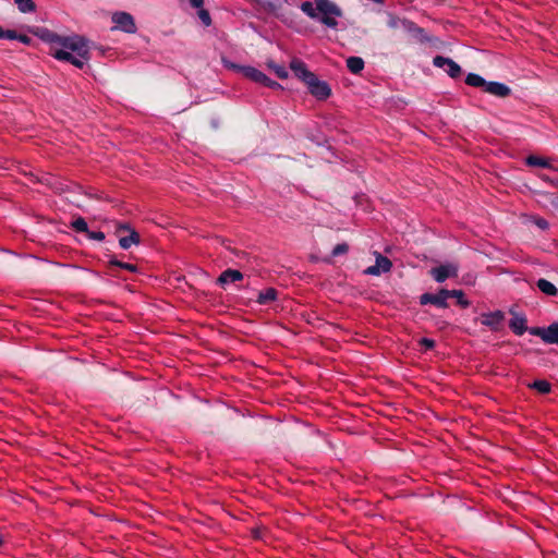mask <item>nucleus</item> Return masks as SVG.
Returning a JSON list of instances; mask_svg holds the SVG:
<instances>
[{
	"mask_svg": "<svg viewBox=\"0 0 558 558\" xmlns=\"http://www.w3.org/2000/svg\"><path fill=\"white\" fill-rule=\"evenodd\" d=\"M300 10L311 20L330 29H337V19L343 16L342 9L332 0L304 1L300 4Z\"/></svg>",
	"mask_w": 558,
	"mask_h": 558,
	"instance_id": "1",
	"label": "nucleus"
},
{
	"mask_svg": "<svg viewBox=\"0 0 558 558\" xmlns=\"http://www.w3.org/2000/svg\"><path fill=\"white\" fill-rule=\"evenodd\" d=\"M386 25L390 29H402L407 33L413 40L420 44L430 43L432 38L427 35L426 31L418 26L413 21L401 17L393 12H386Z\"/></svg>",
	"mask_w": 558,
	"mask_h": 558,
	"instance_id": "2",
	"label": "nucleus"
},
{
	"mask_svg": "<svg viewBox=\"0 0 558 558\" xmlns=\"http://www.w3.org/2000/svg\"><path fill=\"white\" fill-rule=\"evenodd\" d=\"M465 84L472 87L482 88L485 93L498 98H506L511 94V88L508 85L494 81L487 82L476 73H469L465 77Z\"/></svg>",
	"mask_w": 558,
	"mask_h": 558,
	"instance_id": "3",
	"label": "nucleus"
},
{
	"mask_svg": "<svg viewBox=\"0 0 558 558\" xmlns=\"http://www.w3.org/2000/svg\"><path fill=\"white\" fill-rule=\"evenodd\" d=\"M58 46L61 49L75 52L82 57L89 53V48L87 45V40L82 36H60V40L58 41Z\"/></svg>",
	"mask_w": 558,
	"mask_h": 558,
	"instance_id": "4",
	"label": "nucleus"
},
{
	"mask_svg": "<svg viewBox=\"0 0 558 558\" xmlns=\"http://www.w3.org/2000/svg\"><path fill=\"white\" fill-rule=\"evenodd\" d=\"M116 234L119 238V245L123 250H129L132 245H137L141 242L140 233L128 223L119 225Z\"/></svg>",
	"mask_w": 558,
	"mask_h": 558,
	"instance_id": "5",
	"label": "nucleus"
},
{
	"mask_svg": "<svg viewBox=\"0 0 558 558\" xmlns=\"http://www.w3.org/2000/svg\"><path fill=\"white\" fill-rule=\"evenodd\" d=\"M225 64L227 68L241 72L244 77L255 83L264 85L265 82H269V77L256 68L238 65L232 62H226Z\"/></svg>",
	"mask_w": 558,
	"mask_h": 558,
	"instance_id": "6",
	"label": "nucleus"
},
{
	"mask_svg": "<svg viewBox=\"0 0 558 558\" xmlns=\"http://www.w3.org/2000/svg\"><path fill=\"white\" fill-rule=\"evenodd\" d=\"M111 20L116 24L114 29H120L128 34H134L137 29L134 17L128 12H116L112 14Z\"/></svg>",
	"mask_w": 558,
	"mask_h": 558,
	"instance_id": "7",
	"label": "nucleus"
},
{
	"mask_svg": "<svg viewBox=\"0 0 558 558\" xmlns=\"http://www.w3.org/2000/svg\"><path fill=\"white\" fill-rule=\"evenodd\" d=\"M306 87L312 96L318 100H326L331 95V88L325 81H320L316 74L308 81Z\"/></svg>",
	"mask_w": 558,
	"mask_h": 558,
	"instance_id": "8",
	"label": "nucleus"
},
{
	"mask_svg": "<svg viewBox=\"0 0 558 558\" xmlns=\"http://www.w3.org/2000/svg\"><path fill=\"white\" fill-rule=\"evenodd\" d=\"M51 54L57 60L69 62L71 64H73L74 66L78 68V69H83L85 63L90 58L89 53H87L84 57H82V56H80V54H77L75 52L68 51V50H64V49H54V51L51 52Z\"/></svg>",
	"mask_w": 558,
	"mask_h": 558,
	"instance_id": "9",
	"label": "nucleus"
},
{
	"mask_svg": "<svg viewBox=\"0 0 558 558\" xmlns=\"http://www.w3.org/2000/svg\"><path fill=\"white\" fill-rule=\"evenodd\" d=\"M433 65L442 69L451 78H458L462 74L461 66L452 59L444 56L434 57Z\"/></svg>",
	"mask_w": 558,
	"mask_h": 558,
	"instance_id": "10",
	"label": "nucleus"
},
{
	"mask_svg": "<svg viewBox=\"0 0 558 558\" xmlns=\"http://www.w3.org/2000/svg\"><path fill=\"white\" fill-rule=\"evenodd\" d=\"M449 299V290L447 289H440L438 293H423L420 296V304L426 305V304H433L439 308H447L448 303L447 300Z\"/></svg>",
	"mask_w": 558,
	"mask_h": 558,
	"instance_id": "11",
	"label": "nucleus"
},
{
	"mask_svg": "<svg viewBox=\"0 0 558 558\" xmlns=\"http://www.w3.org/2000/svg\"><path fill=\"white\" fill-rule=\"evenodd\" d=\"M432 277L437 282H444L450 277L458 276V266L454 264H445L430 269Z\"/></svg>",
	"mask_w": 558,
	"mask_h": 558,
	"instance_id": "12",
	"label": "nucleus"
},
{
	"mask_svg": "<svg viewBox=\"0 0 558 558\" xmlns=\"http://www.w3.org/2000/svg\"><path fill=\"white\" fill-rule=\"evenodd\" d=\"M290 69L294 73V75L301 80L305 85L308 81L313 80V76L315 75L312 71L308 70L305 62H303L300 59H293L290 62Z\"/></svg>",
	"mask_w": 558,
	"mask_h": 558,
	"instance_id": "13",
	"label": "nucleus"
},
{
	"mask_svg": "<svg viewBox=\"0 0 558 558\" xmlns=\"http://www.w3.org/2000/svg\"><path fill=\"white\" fill-rule=\"evenodd\" d=\"M391 267L392 263L388 257L377 254L375 265L367 267L364 272L366 275L379 276L383 272H388Z\"/></svg>",
	"mask_w": 558,
	"mask_h": 558,
	"instance_id": "14",
	"label": "nucleus"
},
{
	"mask_svg": "<svg viewBox=\"0 0 558 558\" xmlns=\"http://www.w3.org/2000/svg\"><path fill=\"white\" fill-rule=\"evenodd\" d=\"M505 319V314L501 311L482 314L481 324L489 327L492 330L497 331L500 329Z\"/></svg>",
	"mask_w": 558,
	"mask_h": 558,
	"instance_id": "15",
	"label": "nucleus"
},
{
	"mask_svg": "<svg viewBox=\"0 0 558 558\" xmlns=\"http://www.w3.org/2000/svg\"><path fill=\"white\" fill-rule=\"evenodd\" d=\"M512 314V318L509 322V328L517 335L522 336L526 330V317L523 314H517L513 311H510Z\"/></svg>",
	"mask_w": 558,
	"mask_h": 558,
	"instance_id": "16",
	"label": "nucleus"
},
{
	"mask_svg": "<svg viewBox=\"0 0 558 558\" xmlns=\"http://www.w3.org/2000/svg\"><path fill=\"white\" fill-rule=\"evenodd\" d=\"M32 33L43 41L51 45H58V41L60 40V35L46 27H35L32 29Z\"/></svg>",
	"mask_w": 558,
	"mask_h": 558,
	"instance_id": "17",
	"label": "nucleus"
},
{
	"mask_svg": "<svg viewBox=\"0 0 558 558\" xmlns=\"http://www.w3.org/2000/svg\"><path fill=\"white\" fill-rule=\"evenodd\" d=\"M243 279V274L240 270L228 268L223 270L217 278V283L221 287L229 282H236Z\"/></svg>",
	"mask_w": 558,
	"mask_h": 558,
	"instance_id": "18",
	"label": "nucleus"
},
{
	"mask_svg": "<svg viewBox=\"0 0 558 558\" xmlns=\"http://www.w3.org/2000/svg\"><path fill=\"white\" fill-rule=\"evenodd\" d=\"M256 2L265 12L274 14L277 17H280L281 4L274 2L271 0H253Z\"/></svg>",
	"mask_w": 558,
	"mask_h": 558,
	"instance_id": "19",
	"label": "nucleus"
},
{
	"mask_svg": "<svg viewBox=\"0 0 558 558\" xmlns=\"http://www.w3.org/2000/svg\"><path fill=\"white\" fill-rule=\"evenodd\" d=\"M278 291L275 288H267L265 291L258 292L256 302L260 305L269 304L277 300Z\"/></svg>",
	"mask_w": 558,
	"mask_h": 558,
	"instance_id": "20",
	"label": "nucleus"
},
{
	"mask_svg": "<svg viewBox=\"0 0 558 558\" xmlns=\"http://www.w3.org/2000/svg\"><path fill=\"white\" fill-rule=\"evenodd\" d=\"M535 286L539 289V291L549 296L558 295V289L554 283L548 281L547 279L541 278L535 282Z\"/></svg>",
	"mask_w": 558,
	"mask_h": 558,
	"instance_id": "21",
	"label": "nucleus"
},
{
	"mask_svg": "<svg viewBox=\"0 0 558 558\" xmlns=\"http://www.w3.org/2000/svg\"><path fill=\"white\" fill-rule=\"evenodd\" d=\"M365 62L361 57H349L347 59V68L353 74H359L364 69Z\"/></svg>",
	"mask_w": 558,
	"mask_h": 558,
	"instance_id": "22",
	"label": "nucleus"
},
{
	"mask_svg": "<svg viewBox=\"0 0 558 558\" xmlns=\"http://www.w3.org/2000/svg\"><path fill=\"white\" fill-rule=\"evenodd\" d=\"M525 162L530 167L551 168L548 159L535 155L527 156Z\"/></svg>",
	"mask_w": 558,
	"mask_h": 558,
	"instance_id": "23",
	"label": "nucleus"
},
{
	"mask_svg": "<svg viewBox=\"0 0 558 558\" xmlns=\"http://www.w3.org/2000/svg\"><path fill=\"white\" fill-rule=\"evenodd\" d=\"M108 264L110 267H119L121 269H125L131 272L138 271V267L135 264L124 263V262L117 259L116 257H111L109 259Z\"/></svg>",
	"mask_w": 558,
	"mask_h": 558,
	"instance_id": "24",
	"label": "nucleus"
},
{
	"mask_svg": "<svg viewBox=\"0 0 558 558\" xmlns=\"http://www.w3.org/2000/svg\"><path fill=\"white\" fill-rule=\"evenodd\" d=\"M529 387L542 395L549 393L551 390L550 383L545 379L535 380Z\"/></svg>",
	"mask_w": 558,
	"mask_h": 558,
	"instance_id": "25",
	"label": "nucleus"
},
{
	"mask_svg": "<svg viewBox=\"0 0 558 558\" xmlns=\"http://www.w3.org/2000/svg\"><path fill=\"white\" fill-rule=\"evenodd\" d=\"M14 2L22 13H31L36 10V4L33 0H14Z\"/></svg>",
	"mask_w": 558,
	"mask_h": 558,
	"instance_id": "26",
	"label": "nucleus"
},
{
	"mask_svg": "<svg viewBox=\"0 0 558 558\" xmlns=\"http://www.w3.org/2000/svg\"><path fill=\"white\" fill-rule=\"evenodd\" d=\"M531 335L539 337L545 343H549L548 327H531L527 330Z\"/></svg>",
	"mask_w": 558,
	"mask_h": 558,
	"instance_id": "27",
	"label": "nucleus"
},
{
	"mask_svg": "<svg viewBox=\"0 0 558 558\" xmlns=\"http://www.w3.org/2000/svg\"><path fill=\"white\" fill-rule=\"evenodd\" d=\"M449 298H456L457 303L463 308L470 306V302L464 298L462 290H449Z\"/></svg>",
	"mask_w": 558,
	"mask_h": 558,
	"instance_id": "28",
	"label": "nucleus"
},
{
	"mask_svg": "<svg viewBox=\"0 0 558 558\" xmlns=\"http://www.w3.org/2000/svg\"><path fill=\"white\" fill-rule=\"evenodd\" d=\"M267 65L269 69H271L276 73V75L279 78L284 80L288 77L289 73L283 65H279V64L275 63L274 61H268Z\"/></svg>",
	"mask_w": 558,
	"mask_h": 558,
	"instance_id": "29",
	"label": "nucleus"
},
{
	"mask_svg": "<svg viewBox=\"0 0 558 558\" xmlns=\"http://www.w3.org/2000/svg\"><path fill=\"white\" fill-rule=\"evenodd\" d=\"M71 227H72L76 232H84V233H87V232H88V226H87V222H86V220H85L83 217H77L76 219H74V220L71 222Z\"/></svg>",
	"mask_w": 558,
	"mask_h": 558,
	"instance_id": "30",
	"label": "nucleus"
},
{
	"mask_svg": "<svg viewBox=\"0 0 558 558\" xmlns=\"http://www.w3.org/2000/svg\"><path fill=\"white\" fill-rule=\"evenodd\" d=\"M549 344H558V320L548 326Z\"/></svg>",
	"mask_w": 558,
	"mask_h": 558,
	"instance_id": "31",
	"label": "nucleus"
},
{
	"mask_svg": "<svg viewBox=\"0 0 558 558\" xmlns=\"http://www.w3.org/2000/svg\"><path fill=\"white\" fill-rule=\"evenodd\" d=\"M349 251V245L347 243H339L337 244L333 248H332V252H331V255L333 257L336 256H340V255H343V254H347Z\"/></svg>",
	"mask_w": 558,
	"mask_h": 558,
	"instance_id": "32",
	"label": "nucleus"
},
{
	"mask_svg": "<svg viewBox=\"0 0 558 558\" xmlns=\"http://www.w3.org/2000/svg\"><path fill=\"white\" fill-rule=\"evenodd\" d=\"M16 32L14 29H4L0 26V39L15 40Z\"/></svg>",
	"mask_w": 558,
	"mask_h": 558,
	"instance_id": "33",
	"label": "nucleus"
},
{
	"mask_svg": "<svg viewBox=\"0 0 558 558\" xmlns=\"http://www.w3.org/2000/svg\"><path fill=\"white\" fill-rule=\"evenodd\" d=\"M198 17L203 22L204 25L209 26L211 24V17L207 10L201 9L198 11Z\"/></svg>",
	"mask_w": 558,
	"mask_h": 558,
	"instance_id": "34",
	"label": "nucleus"
},
{
	"mask_svg": "<svg viewBox=\"0 0 558 558\" xmlns=\"http://www.w3.org/2000/svg\"><path fill=\"white\" fill-rule=\"evenodd\" d=\"M90 240L102 241L105 240V233L102 231H89L86 233Z\"/></svg>",
	"mask_w": 558,
	"mask_h": 558,
	"instance_id": "35",
	"label": "nucleus"
},
{
	"mask_svg": "<svg viewBox=\"0 0 558 558\" xmlns=\"http://www.w3.org/2000/svg\"><path fill=\"white\" fill-rule=\"evenodd\" d=\"M420 344L425 347L426 350H432L435 348L436 342H435V340L429 339V338H422L420 340Z\"/></svg>",
	"mask_w": 558,
	"mask_h": 558,
	"instance_id": "36",
	"label": "nucleus"
},
{
	"mask_svg": "<svg viewBox=\"0 0 558 558\" xmlns=\"http://www.w3.org/2000/svg\"><path fill=\"white\" fill-rule=\"evenodd\" d=\"M15 40H19L25 45H29L32 41L31 37L23 35V34H17V33H16Z\"/></svg>",
	"mask_w": 558,
	"mask_h": 558,
	"instance_id": "37",
	"label": "nucleus"
},
{
	"mask_svg": "<svg viewBox=\"0 0 558 558\" xmlns=\"http://www.w3.org/2000/svg\"><path fill=\"white\" fill-rule=\"evenodd\" d=\"M264 86L272 88V89L281 88V85L279 83H277L276 81H272L271 78H269V82H265Z\"/></svg>",
	"mask_w": 558,
	"mask_h": 558,
	"instance_id": "38",
	"label": "nucleus"
},
{
	"mask_svg": "<svg viewBox=\"0 0 558 558\" xmlns=\"http://www.w3.org/2000/svg\"><path fill=\"white\" fill-rule=\"evenodd\" d=\"M204 4V0H191V5L193 8L202 9Z\"/></svg>",
	"mask_w": 558,
	"mask_h": 558,
	"instance_id": "39",
	"label": "nucleus"
},
{
	"mask_svg": "<svg viewBox=\"0 0 558 558\" xmlns=\"http://www.w3.org/2000/svg\"><path fill=\"white\" fill-rule=\"evenodd\" d=\"M536 225L542 229H546L548 227V222L545 219H538Z\"/></svg>",
	"mask_w": 558,
	"mask_h": 558,
	"instance_id": "40",
	"label": "nucleus"
},
{
	"mask_svg": "<svg viewBox=\"0 0 558 558\" xmlns=\"http://www.w3.org/2000/svg\"><path fill=\"white\" fill-rule=\"evenodd\" d=\"M539 178L544 181H548L550 183H554L546 174H541Z\"/></svg>",
	"mask_w": 558,
	"mask_h": 558,
	"instance_id": "41",
	"label": "nucleus"
},
{
	"mask_svg": "<svg viewBox=\"0 0 558 558\" xmlns=\"http://www.w3.org/2000/svg\"><path fill=\"white\" fill-rule=\"evenodd\" d=\"M376 4H384L386 0H372Z\"/></svg>",
	"mask_w": 558,
	"mask_h": 558,
	"instance_id": "42",
	"label": "nucleus"
},
{
	"mask_svg": "<svg viewBox=\"0 0 558 558\" xmlns=\"http://www.w3.org/2000/svg\"><path fill=\"white\" fill-rule=\"evenodd\" d=\"M2 543H3V538H2V536L0 535V546L2 545Z\"/></svg>",
	"mask_w": 558,
	"mask_h": 558,
	"instance_id": "43",
	"label": "nucleus"
}]
</instances>
